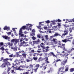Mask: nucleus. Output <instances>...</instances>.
<instances>
[{"label": "nucleus", "mask_w": 74, "mask_h": 74, "mask_svg": "<svg viewBox=\"0 0 74 74\" xmlns=\"http://www.w3.org/2000/svg\"><path fill=\"white\" fill-rule=\"evenodd\" d=\"M19 35L21 36V37H25L24 34H22V29H21L19 30Z\"/></svg>", "instance_id": "6e6552de"}, {"label": "nucleus", "mask_w": 74, "mask_h": 74, "mask_svg": "<svg viewBox=\"0 0 74 74\" xmlns=\"http://www.w3.org/2000/svg\"><path fill=\"white\" fill-rule=\"evenodd\" d=\"M35 44H38V42H37V41H35Z\"/></svg>", "instance_id": "e2e57ef3"}, {"label": "nucleus", "mask_w": 74, "mask_h": 74, "mask_svg": "<svg viewBox=\"0 0 74 74\" xmlns=\"http://www.w3.org/2000/svg\"><path fill=\"white\" fill-rule=\"evenodd\" d=\"M33 59L34 60H37L38 59V57H34Z\"/></svg>", "instance_id": "393cba45"}, {"label": "nucleus", "mask_w": 74, "mask_h": 74, "mask_svg": "<svg viewBox=\"0 0 74 74\" xmlns=\"http://www.w3.org/2000/svg\"><path fill=\"white\" fill-rule=\"evenodd\" d=\"M47 27H44V29H45V30H46V29H47Z\"/></svg>", "instance_id": "0e129e2a"}, {"label": "nucleus", "mask_w": 74, "mask_h": 74, "mask_svg": "<svg viewBox=\"0 0 74 74\" xmlns=\"http://www.w3.org/2000/svg\"><path fill=\"white\" fill-rule=\"evenodd\" d=\"M4 44V43L3 42H0V47H1V46H3Z\"/></svg>", "instance_id": "cd10ccee"}, {"label": "nucleus", "mask_w": 74, "mask_h": 74, "mask_svg": "<svg viewBox=\"0 0 74 74\" xmlns=\"http://www.w3.org/2000/svg\"><path fill=\"white\" fill-rule=\"evenodd\" d=\"M31 35V36H35V34L34 33H32Z\"/></svg>", "instance_id": "37998d69"}, {"label": "nucleus", "mask_w": 74, "mask_h": 74, "mask_svg": "<svg viewBox=\"0 0 74 74\" xmlns=\"http://www.w3.org/2000/svg\"><path fill=\"white\" fill-rule=\"evenodd\" d=\"M72 38H73L71 37L70 38H67L66 39V40H67V41H71V40Z\"/></svg>", "instance_id": "aec40b11"}, {"label": "nucleus", "mask_w": 74, "mask_h": 74, "mask_svg": "<svg viewBox=\"0 0 74 74\" xmlns=\"http://www.w3.org/2000/svg\"><path fill=\"white\" fill-rule=\"evenodd\" d=\"M35 32H36V31L35 30V29H33L32 30V32H33V33H35Z\"/></svg>", "instance_id": "a18cd8bd"}, {"label": "nucleus", "mask_w": 74, "mask_h": 74, "mask_svg": "<svg viewBox=\"0 0 74 74\" xmlns=\"http://www.w3.org/2000/svg\"><path fill=\"white\" fill-rule=\"evenodd\" d=\"M28 29V27L26 26H23L20 29V30L21 29L22 32V29L23 30H25V29Z\"/></svg>", "instance_id": "1a4fd4ad"}, {"label": "nucleus", "mask_w": 74, "mask_h": 74, "mask_svg": "<svg viewBox=\"0 0 74 74\" xmlns=\"http://www.w3.org/2000/svg\"><path fill=\"white\" fill-rule=\"evenodd\" d=\"M58 26L59 27L61 26V23H58Z\"/></svg>", "instance_id": "473e14b6"}, {"label": "nucleus", "mask_w": 74, "mask_h": 74, "mask_svg": "<svg viewBox=\"0 0 74 74\" xmlns=\"http://www.w3.org/2000/svg\"><path fill=\"white\" fill-rule=\"evenodd\" d=\"M43 60H44V58H43L41 57H40L38 59V62H41V61H42Z\"/></svg>", "instance_id": "ddd939ff"}, {"label": "nucleus", "mask_w": 74, "mask_h": 74, "mask_svg": "<svg viewBox=\"0 0 74 74\" xmlns=\"http://www.w3.org/2000/svg\"><path fill=\"white\" fill-rule=\"evenodd\" d=\"M25 67L26 69H28V67H29V66H26Z\"/></svg>", "instance_id": "338daca9"}, {"label": "nucleus", "mask_w": 74, "mask_h": 74, "mask_svg": "<svg viewBox=\"0 0 74 74\" xmlns=\"http://www.w3.org/2000/svg\"><path fill=\"white\" fill-rule=\"evenodd\" d=\"M8 58L3 59V62H4V63H3L2 65L0 66V67H1L2 69H3V68H4L6 67V65L7 66L10 65V63L8 62Z\"/></svg>", "instance_id": "f257e3e1"}, {"label": "nucleus", "mask_w": 74, "mask_h": 74, "mask_svg": "<svg viewBox=\"0 0 74 74\" xmlns=\"http://www.w3.org/2000/svg\"><path fill=\"white\" fill-rule=\"evenodd\" d=\"M58 47H60L61 48L63 49V51H66L67 49L65 48V44L61 43L59 42L58 43Z\"/></svg>", "instance_id": "7ed1b4c3"}, {"label": "nucleus", "mask_w": 74, "mask_h": 74, "mask_svg": "<svg viewBox=\"0 0 74 74\" xmlns=\"http://www.w3.org/2000/svg\"><path fill=\"white\" fill-rule=\"evenodd\" d=\"M69 33H71L72 32V29L71 28H70L69 29Z\"/></svg>", "instance_id": "c756f323"}, {"label": "nucleus", "mask_w": 74, "mask_h": 74, "mask_svg": "<svg viewBox=\"0 0 74 74\" xmlns=\"http://www.w3.org/2000/svg\"><path fill=\"white\" fill-rule=\"evenodd\" d=\"M29 52L30 53H34V52H36V51H35L34 49H33L31 50V51H30Z\"/></svg>", "instance_id": "4be33fe9"}, {"label": "nucleus", "mask_w": 74, "mask_h": 74, "mask_svg": "<svg viewBox=\"0 0 74 74\" xmlns=\"http://www.w3.org/2000/svg\"><path fill=\"white\" fill-rule=\"evenodd\" d=\"M26 25L28 27H32V25L29 24H26Z\"/></svg>", "instance_id": "a878e982"}, {"label": "nucleus", "mask_w": 74, "mask_h": 74, "mask_svg": "<svg viewBox=\"0 0 74 74\" xmlns=\"http://www.w3.org/2000/svg\"><path fill=\"white\" fill-rule=\"evenodd\" d=\"M50 53L52 55V56H53V57H56V58H57V55H55V54L54 53H53V52H51Z\"/></svg>", "instance_id": "4468645a"}, {"label": "nucleus", "mask_w": 74, "mask_h": 74, "mask_svg": "<svg viewBox=\"0 0 74 74\" xmlns=\"http://www.w3.org/2000/svg\"><path fill=\"white\" fill-rule=\"evenodd\" d=\"M71 21L72 22H74V18H73V19H71Z\"/></svg>", "instance_id": "13d9d810"}, {"label": "nucleus", "mask_w": 74, "mask_h": 74, "mask_svg": "<svg viewBox=\"0 0 74 74\" xmlns=\"http://www.w3.org/2000/svg\"><path fill=\"white\" fill-rule=\"evenodd\" d=\"M33 56L34 57H36V56H38V54L36 53H34L33 55Z\"/></svg>", "instance_id": "5701e85b"}, {"label": "nucleus", "mask_w": 74, "mask_h": 74, "mask_svg": "<svg viewBox=\"0 0 74 74\" xmlns=\"http://www.w3.org/2000/svg\"><path fill=\"white\" fill-rule=\"evenodd\" d=\"M54 36L55 37H56L58 36V34L56 33L55 34Z\"/></svg>", "instance_id": "864d4df0"}, {"label": "nucleus", "mask_w": 74, "mask_h": 74, "mask_svg": "<svg viewBox=\"0 0 74 74\" xmlns=\"http://www.w3.org/2000/svg\"><path fill=\"white\" fill-rule=\"evenodd\" d=\"M11 68L10 67L8 68V72H9V71H10V69H11Z\"/></svg>", "instance_id": "bf43d9fd"}, {"label": "nucleus", "mask_w": 74, "mask_h": 74, "mask_svg": "<svg viewBox=\"0 0 74 74\" xmlns=\"http://www.w3.org/2000/svg\"><path fill=\"white\" fill-rule=\"evenodd\" d=\"M38 42V43H40V39H38V40L37 41Z\"/></svg>", "instance_id": "5fc2aeb1"}, {"label": "nucleus", "mask_w": 74, "mask_h": 74, "mask_svg": "<svg viewBox=\"0 0 74 74\" xmlns=\"http://www.w3.org/2000/svg\"><path fill=\"white\" fill-rule=\"evenodd\" d=\"M59 61H60V59L57 60L56 61H55L53 62V63H55L54 65L55 67H56V62H59Z\"/></svg>", "instance_id": "9b49d317"}, {"label": "nucleus", "mask_w": 74, "mask_h": 74, "mask_svg": "<svg viewBox=\"0 0 74 74\" xmlns=\"http://www.w3.org/2000/svg\"><path fill=\"white\" fill-rule=\"evenodd\" d=\"M19 56L20 57V58H22V56H23L19 55Z\"/></svg>", "instance_id": "69168bd1"}, {"label": "nucleus", "mask_w": 74, "mask_h": 74, "mask_svg": "<svg viewBox=\"0 0 74 74\" xmlns=\"http://www.w3.org/2000/svg\"><path fill=\"white\" fill-rule=\"evenodd\" d=\"M38 70V68H36L35 69H32V71H34V73H36L37 71V70Z\"/></svg>", "instance_id": "412c9836"}, {"label": "nucleus", "mask_w": 74, "mask_h": 74, "mask_svg": "<svg viewBox=\"0 0 74 74\" xmlns=\"http://www.w3.org/2000/svg\"><path fill=\"white\" fill-rule=\"evenodd\" d=\"M8 44L9 47H12V46L13 45V43H10V42H9L8 43Z\"/></svg>", "instance_id": "6ab92c4d"}, {"label": "nucleus", "mask_w": 74, "mask_h": 74, "mask_svg": "<svg viewBox=\"0 0 74 74\" xmlns=\"http://www.w3.org/2000/svg\"><path fill=\"white\" fill-rule=\"evenodd\" d=\"M48 51H49V49H45V52H48Z\"/></svg>", "instance_id": "603ef678"}, {"label": "nucleus", "mask_w": 74, "mask_h": 74, "mask_svg": "<svg viewBox=\"0 0 74 74\" xmlns=\"http://www.w3.org/2000/svg\"><path fill=\"white\" fill-rule=\"evenodd\" d=\"M23 68V66H21L17 68L19 70H22V68Z\"/></svg>", "instance_id": "f3484780"}, {"label": "nucleus", "mask_w": 74, "mask_h": 74, "mask_svg": "<svg viewBox=\"0 0 74 74\" xmlns=\"http://www.w3.org/2000/svg\"><path fill=\"white\" fill-rule=\"evenodd\" d=\"M33 66H34V65H32V64H30L29 66L32 68H33Z\"/></svg>", "instance_id": "de8ad7c7"}, {"label": "nucleus", "mask_w": 74, "mask_h": 74, "mask_svg": "<svg viewBox=\"0 0 74 74\" xmlns=\"http://www.w3.org/2000/svg\"><path fill=\"white\" fill-rule=\"evenodd\" d=\"M63 70H64V67H61L58 69L60 72H63Z\"/></svg>", "instance_id": "f8f14e48"}, {"label": "nucleus", "mask_w": 74, "mask_h": 74, "mask_svg": "<svg viewBox=\"0 0 74 74\" xmlns=\"http://www.w3.org/2000/svg\"><path fill=\"white\" fill-rule=\"evenodd\" d=\"M40 66V64H37L36 65V66H35L36 67H37V69L38 68V67H39V66Z\"/></svg>", "instance_id": "72a5a7b5"}, {"label": "nucleus", "mask_w": 74, "mask_h": 74, "mask_svg": "<svg viewBox=\"0 0 74 74\" xmlns=\"http://www.w3.org/2000/svg\"><path fill=\"white\" fill-rule=\"evenodd\" d=\"M57 22H62V21L60 20V19H58L57 20Z\"/></svg>", "instance_id": "a19ab883"}, {"label": "nucleus", "mask_w": 74, "mask_h": 74, "mask_svg": "<svg viewBox=\"0 0 74 74\" xmlns=\"http://www.w3.org/2000/svg\"><path fill=\"white\" fill-rule=\"evenodd\" d=\"M21 74H29V73L27 72L23 73V74L21 73Z\"/></svg>", "instance_id": "f704fd0d"}, {"label": "nucleus", "mask_w": 74, "mask_h": 74, "mask_svg": "<svg viewBox=\"0 0 74 74\" xmlns=\"http://www.w3.org/2000/svg\"><path fill=\"white\" fill-rule=\"evenodd\" d=\"M74 71V68H71L70 70V72H73Z\"/></svg>", "instance_id": "b1692460"}, {"label": "nucleus", "mask_w": 74, "mask_h": 74, "mask_svg": "<svg viewBox=\"0 0 74 74\" xmlns=\"http://www.w3.org/2000/svg\"><path fill=\"white\" fill-rule=\"evenodd\" d=\"M64 32V34H62V35L61 36L62 38H63V37H64V36H65L66 35H67V34H68V31L67 30H65Z\"/></svg>", "instance_id": "0eeeda50"}, {"label": "nucleus", "mask_w": 74, "mask_h": 74, "mask_svg": "<svg viewBox=\"0 0 74 74\" xmlns=\"http://www.w3.org/2000/svg\"><path fill=\"white\" fill-rule=\"evenodd\" d=\"M0 49L3 51H4V46L2 47L1 48H0Z\"/></svg>", "instance_id": "c85d7f7f"}, {"label": "nucleus", "mask_w": 74, "mask_h": 74, "mask_svg": "<svg viewBox=\"0 0 74 74\" xmlns=\"http://www.w3.org/2000/svg\"><path fill=\"white\" fill-rule=\"evenodd\" d=\"M7 34H8V35H10L11 34V32H7Z\"/></svg>", "instance_id": "79ce46f5"}, {"label": "nucleus", "mask_w": 74, "mask_h": 74, "mask_svg": "<svg viewBox=\"0 0 74 74\" xmlns=\"http://www.w3.org/2000/svg\"><path fill=\"white\" fill-rule=\"evenodd\" d=\"M69 54L67 53H65L64 55H62V57H64V60H66L64 61H62L61 62V64L63 65H64L66 64V63L67 62V59H68V56Z\"/></svg>", "instance_id": "f03ea898"}, {"label": "nucleus", "mask_w": 74, "mask_h": 74, "mask_svg": "<svg viewBox=\"0 0 74 74\" xmlns=\"http://www.w3.org/2000/svg\"><path fill=\"white\" fill-rule=\"evenodd\" d=\"M2 37L5 40H8V41H10V40H11V38L10 37H8L6 35H3Z\"/></svg>", "instance_id": "423d86ee"}, {"label": "nucleus", "mask_w": 74, "mask_h": 74, "mask_svg": "<svg viewBox=\"0 0 74 74\" xmlns=\"http://www.w3.org/2000/svg\"><path fill=\"white\" fill-rule=\"evenodd\" d=\"M3 29L4 30H10V27L5 26L3 28Z\"/></svg>", "instance_id": "2eb2a0df"}, {"label": "nucleus", "mask_w": 74, "mask_h": 74, "mask_svg": "<svg viewBox=\"0 0 74 74\" xmlns=\"http://www.w3.org/2000/svg\"><path fill=\"white\" fill-rule=\"evenodd\" d=\"M32 40H36V38L35 37H34V36H33L32 37Z\"/></svg>", "instance_id": "e433bc0d"}, {"label": "nucleus", "mask_w": 74, "mask_h": 74, "mask_svg": "<svg viewBox=\"0 0 74 74\" xmlns=\"http://www.w3.org/2000/svg\"><path fill=\"white\" fill-rule=\"evenodd\" d=\"M62 42H67V39H65L64 40H62Z\"/></svg>", "instance_id": "bb28decb"}, {"label": "nucleus", "mask_w": 74, "mask_h": 74, "mask_svg": "<svg viewBox=\"0 0 74 74\" xmlns=\"http://www.w3.org/2000/svg\"><path fill=\"white\" fill-rule=\"evenodd\" d=\"M44 43L42 42L40 45L41 47L42 48V49L43 50L45 49V48H46V49H49V46L46 47H45V46H44Z\"/></svg>", "instance_id": "39448f33"}, {"label": "nucleus", "mask_w": 74, "mask_h": 74, "mask_svg": "<svg viewBox=\"0 0 74 74\" xmlns=\"http://www.w3.org/2000/svg\"><path fill=\"white\" fill-rule=\"evenodd\" d=\"M33 44H36V41H33Z\"/></svg>", "instance_id": "774afa93"}, {"label": "nucleus", "mask_w": 74, "mask_h": 74, "mask_svg": "<svg viewBox=\"0 0 74 74\" xmlns=\"http://www.w3.org/2000/svg\"><path fill=\"white\" fill-rule=\"evenodd\" d=\"M43 59H44V60L45 59L46 60H48V57H45L44 58H43Z\"/></svg>", "instance_id": "c03bdc74"}, {"label": "nucleus", "mask_w": 74, "mask_h": 74, "mask_svg": "<svg viewBox=\"0 0 74 74\" xmlns=\"http://www.w3.org/2000/svg\"><path fill=\"white\" fill-rule=\"evenodd\" d=\"M27 61V62H30V60H29L26 59L25 60Z\"/></svg>", "instance_id": "4d7b16f0"}, {"label": "nucleus", "mask_w": 74, "mask_h": 74, "mask_svg": "<svg viewBox=\"0 0 74 74\" xmlns=\"http://www.w3.org/2000/svg\"><path fill=\"white\" fill-rule=\"evenodd\" d=\"M65 70V71H67L69 70V68H66Z\"/></svg>", "instance_id": "09e8293b"}, {"label": "nucleus", "mask_w": 74, "mask_h": 74, "mask_svg": "<svg viewBox=\"0 0 74 74\" xmlns=\"http://www.w3.org/2000/svg\"><path fill=\"white\" fill-rule=\"evenodd\" d=\"M18 62H19V61H18L17 60H15L14 61V62H15V63H18Z\"/></svg>", "instance_id": "3c124183"}, {"label": "nucleus", "mask_w": 74, "mask_h": 74, "mask_svg": "<svg viewBox=\"0 0 74 74\" xmlns=\"http://www.w3.org/2000/svg\"><path fill=\"white\" fill-rule=\"evenodd\" d=\"M37 37H38V38H41V36H40V35H38Z\"/></svg>", "instance_id": "680f3d73"}, {"label": "nucleus", "mask_w": 74, "mask_h": 74, "mask_svg": "<svg viewBox=\"0 0 74 74\" xmlns=\"http://www.w3.org/2000/svg\"><path fill=\"white\" fill-rule=\"evenodd\" d=\"M17 48H18V47H11V49H13V50L14 51H15V52H16V51L17 50Z\"/></svg>", "instance_id": "9d476101"}, {"label": "nucleus", "mask_w": 74, "mask_h": 74, "mask_svg": "<svg viewBox=\"0 0 74 74\" xmlns=\"http://www.w3.org/2000/svg\"><path fill=\"white\" fill-rule=\"evenodd\" d=\"M45 37L46 38L47 40H48V35H46L45 36Z\"/></svg>", "instance_id": "58836bf2"}, {"label": "nucleus", "mask_w": 74, "mask_h": 74, "mask_svg": "<svg viewBox=\"0 0 74 74\" xmlns=\"http://www.w3.org/2000/svg\"><path fill=\"white\" fill-rule=\"evenodd\" d=\"M45 22H46V23H50L49 20H47V21H45Z\"/></svg>", "instance_id": "4c0bfd02"}, {"label": "nucleus", "mask_w": 74, "mask_h": 74, "mask_svg": "<svg viewBox=\"0 0 74 74\" xmlns=\"http://www.w3.org/2000/svg\"><path fill=\"white\" fill-rule=\"evenodd\" d=\"M46 66L47 65H46V66H43V69H45H45H47V67H46Z\"/></svg>", "instance_id": "ea45409f"}, {"label": "nucleus", "mask_w": 74, "mask_h": 74, "mask_svg": "<svg viewBox=\"0 0 74 74\" xmlns=\"http://www.w3.org/2000/svg\"><path fill=\"white\" fill-rule=\"evenodd\" d=\"M53 42H54L55 44H57L58 43V42L57 41V39H56L53 38Z\"/></svg>", "instance_id": "dca6fc26"}, {"label": "nucleus", "mask_w": 74, "mask_h": 74, "mask_svg": "<svg viewBox=\"0 0 74 74\" xmlns=\"http://www.w3.org/2000/svg\"><path fill=\"white\" fill-rule=\"evenodd\" d=\"M58 27V25H57V26H54L53 27H52V28H53V27H54V28H57V27Z\"/></svg>", "instance_id": "052dcab7"}, {"label": "nucleus", "mask_w": 74, "mask_h": 74, "mask_svg": "<svg viewBox=\"0 0 74 74\" xmlns=\"http://www.w3.org/2000/svg\"><path fill=\"white\" fill-rule=\"evenodd\" d=\"M52 23L51 24L50 26L49 27V28H51V27H52Z\"/></svg>", "instance_id": "6e6d98bb"}, {"label": "nucleus", "mask_w": 74, "mask_h": 74, "mask_svg": "<svg viewBox=\"0 0 74 74\" xmlns=\"http://www.w3.org/2000/svg\"><path fill=\"white\" fill-rule=\"evenodd\" d=\"M22 55L23 56V58H26V56L27 55V54L23 53L22 54Z\"/></svg>", "instance_id": "a211bd4d"}, {"label": "nucleus", "mask_w": 74, "mask_h": 74, "mask_svg": "<svg viewBox=\"0 0 74 74\" xmlns=\"http://www.w3.org/2000/svg\"><path fill=\"white\" fill-rule=\"evenodd\" d=\"M23 40H24L22 38H21L20 39V42H22V41H23Z\"/></svg>", "instance_id": "49530a36"}, {"label": "nucleus", "mask_w": 74, "mask_h": 74, "mask_svg": "<svg viewBox=\"0 0 74 74\" xmlns=\"http://www.w3.org/2000/svg\"><path fill=\"white\" fill-rule=\"evenodd\" d=\"M36 27H37L38 29H40V30H41V29H42V28H41V26H36Z\"/></svg>", "instance_id": "2f4dec72"}, {"label": "nucleus", "mask_w": 74, "mask_h": 74, "mask_svg": "<svg viewBox=\"0 0 74 74\" xmlns=\"http://www.w3.org/2000/svg\"><path fill=\"white\" fill-rule=\"evenodd\" d=\"M9 57H10V58H12V57H14V55H13V54L10 55L9 56Z\"/></svg>", "instance_id": "c9c22d12"}, {"label": "nucleus", "mask_w": 74, "mask_h": 74, "mask_svg": "<svg viewBox=\"0 0 74 74\" xmlns=\"http://www.w3.org/2000/svg\"><path fill=\"white\" fill-rule=\"evenodd\" d=\"M19 53L18 52H16V56H17V57H19Z\"/></svg>", "instance_id": "7c9ffc66"}, {"label": "nucleus", "mask_w": 74, "mask_h": 74, "mask_svg": "<svg viewBox=\"0 0 74 74\" xmlns=\"http://www.w3.org/2000/svg\"><path fill=\"white\" fill-rule=\"evenodd\" d=\"M19 39H18L16 38L13 39L11 40V42H13V43H14V45H16L17 43L19 42Z\"/></svg>", "instance_id": "20e7f679"}, {"label": "nucleus", "mask_w": 74, "mask_h": 74, "mask_svg": "<svg viewBox=\"0 0 74 74\" xmlns=\"http://www.w3.org/2000/svg\"><path fill=\"white\" fill-rule=\"evenodd\" d=\"M29 60H30V62H31V61H32L33 59H32V58H29Z\"/></svg>", "instance_id": "8fccbe9b"}]
</instances>
